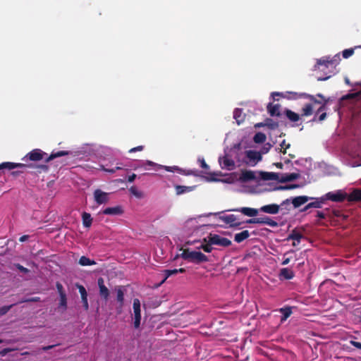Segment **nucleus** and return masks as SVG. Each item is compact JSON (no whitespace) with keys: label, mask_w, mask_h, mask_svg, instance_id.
<instances>
[{"label":"nucleus","mask_w":361,"mask_h":361,"mask_svg":"<svg viewBox=\"0 0 361 361\" xmlns=\"http://www.w3.org/2000/svg\"><path fill=\"white\" fill-rule=\"evenodd\" d=\"M298 173H279L274 172L257 173L252 171H241L228 174L222 179L214 177L207 178L209 181H220L235 185V190L245 193H259L268 190L265 181L270 180L288 182L298 179Z\"/></svg>","instance_id":"1"},{"label":"nucleus","mask_w":361,"mask_h":361,"mask_svg":"<svg viewBox=\"0 0 361 361\" xmlns=\"http://www.w3.org/2000/svg\"><path fill=\"white\" fill-rule=\"evenodd\" d=\"M325 202L331 200L332 202H339L345 200L350 202L356 201L361 199V190L359 189L350 190H337L329 192L324 195Z\"/></svg>","instance_id":"2"},{"label":"nucleus","mask_w":361,"mask_h":361,"mask_svg":"<svg viewBox=\"0 0 361 361\" xmlns=\"http://www.w3.org/2000/svg\"><path fill=\"white\" fill-rule=\"evenodd\" d=\"M343 161L352 167L361 165L360 155V142L358 140L350 141L343 151Z\"/></svg>","instance_id":"3"},{"label":"nucleus","mask_w":361,"mask_h":361,"mask_svg":"<svg viewBox=\"0 0 361 361\" xmlns=\"http://www.w3.org/2000/svg\"><path fill=\"white\" fill-rule=\"evenodd\" d=\"M180 257L190 262L200 263L207 262V257L200 251L185 249L182 250Z\"/></svg>","instance_id":"4"},{"label":"nucleus","mask_w":361,"mask_h":361,"mask_svg":"<svg viewBox=\"0 0 361 361\" xmlns=\"http://www.w3.org/2000/svg\"><path fill=\"white\" fill-rule=\"evenodd\" d=\"M275 96H280L283 98H286L288 99H298L299 98H307L310 101L314 103H320V102H317L313 96L307 94L305 93H298L295 92H274L271 93V97L274 98Z\"/></svg>","instance_id":"5"},{"label":"nucleus","mask_w":361,"mask_h":361,"mask_svg":"<svg viewBox=\"0 0 361 361\" xmlns=\"http://www.w3.org/2000/svg\"><path fill=\"white\" fill-rule=\"evenodd\" d=\"M236 154V149H233L230 153H226L224 156L219 158V163L222 169L231 171L235 168V161L232 159V155Z\"/></svg>","instance_id":"6"},{"label":"nucleus","mask_w":361,"mask_h":361,"mask_svg":"<svg viewBox=\"0 0 361 361\" xmlns=\"http://www.w3.org/2000/svg\"><path fill=\"white\" fill-rule=\"evenodd\" d=\"M262 159L261 153L255 150H247L244 153L242 162L250 166L256 165Z\"/></svg>","instance_id":"7"},{"label":"nucleus","mask_w":361,"mask_h":361,"mask_svg":"<svg viewBox=\"0 0 361 361\" xmlns=\"http://www.w3.org/2000/svg\"><path fill=\"white\" fill-rule=\"evenodd\" d=\"M341 61L340 54H336L334 56H324L317 59L315 69L319 68V66H324L326 68L337 65Z\"/></svg>","instance_id":"8"},{"label":"nucleus","mask_w":361,"mask_h":361,"mask_svg":"<svg viewBox=\"0 0 361 361\" xmlns=\"http://www.w3.org/2000/svg\"><path fill=\"white\" fill-rule=\"evenodd\" d=\"M141 304L139 299L135 298L133 300V325L135 329H138L140 326L141 322Z\"/></svg>","instance_id":"9"},{"label":"nucleus","mask_w":361,"mask_h":361,"mask_svg":"<svg viewBox=\"0 0 361 361\" xmlns=\"http://www.w3.org/2000/svg\"><path fill=\"white\" fill-rule=\"evenodd\" d=\"M163 167V165L157 164L152 161H139L137 164L133 166V169L137 170L140 168L143 169L145 170H150L154 169L155 170L161 169Z\"/></svg>","instance_id":"10"},{"label":"nucleus","mask_w":361,"mask_h":361,"mask_svg":"<svg viewBox=\"0 0 361 361\" xmlns=\"http://www.w3.org/2000/svg\"><path fill=\"white\" fill-rule=\"evenodd\" d=\"M215 215H218L219 219L225 224H228L231 227L238 226L241 224L240 222L238 221L237 217L233 214L216 213Z\"/></svg>","instance_id":"11"},{"label":"nucleus","mask_w":361,"mask_h":361,"mask_svg":"<svg viewBox=\"0 0 361 361\" xmlns=\"http://www.w3.org/2000/svg\"><path fill=\"white\" fill-rule=\"evenodd\" d=\"M208 241L212 245H216L223 247H228L231 245V241L230 240L216 234L210 235Z\"/></svg>","instance_id":"12"},{"label":"nucleus","mask_w":361,"mask_h":361,"mask_svg":"<svg viewBox=\"0 0 361 361\" xmlns=\"http://www.w3.org/2000/svg\"><path fill=\"white\" fill-rule=\"evenodd\" d=\"M110 193L102 191L100 189H97L93 192V197L94 202L98 204H106L109 200Z\"/></svg>","instance_id":"13"},{"label":"nucleus","mask_w":361,"mask_h":361,"mask_svg":"<svg viewBox=\"0 0 361 361\" xmlns=\"http://www.w3.org/2000/svg\"><path fill=\"white\" fill-rule=\"evenodd\" d=\"M47 155V154L44 152H42L39 149H35L32 150L30 152L27 153L23 159V161H40L42 159H44V156Z\"/></svg>","instance_id":"14"},{"label":"nucleus","mask_w":361,"mask_h":361,"mask_svg":"<svg viewBox=\"0 0 361 361\" xmlns=\"http://www.w3.org/2000/svg\"><path fill=\"white\" fill-rule=\"evenodd\" d=\"M246 223L265 224L272 227H275L277 226V223L268 216L250 219L247 220Z\"/></svg>","instance_id":"15"},{"label":"nucleus","mask_w":361,"mask_h":361,"mask_svg":"<svg viewBox=\"0 0 361 361\" xmlns=\"http://www.w3.org/2000/svg\"><path fill=\"white\" fill-rule=\"evenodd\" d=\"M311 200L304 209V211L307 210L310 208H321L322 205L325 203V199L324 195L320 197H312L310 199Z\"/></svg>","instance_id":"16"},{"label":"nucleus","mask_w":361,"mask_h":361,"mask_svg":"<svg viewBox=\"0 0 361 361\" xmlns=\"http://www.w3.org/2000/svg\"><path fill=\"white\" fill-rule=\"evenodd\" d=\"M361 99V94L360 92H356L353 93H349L343 97H341V103L344 102L345 101H349L352 104H355L357 102H359Z\"/></svg>","instance_id":"17"},{"label":"nucleus","mask_w":361,"mask_h":361,"mask_svg":"<svg viewBox=\"0 0 361 361\" xmlns=\"http://www.w3.org/2000/svg\"><path fill=\"white\" fill-rule=\"evenodd\" d=\"M279 205L276 204H271L261 207L259 208V212L269 214H276L279 212Z\"/></svg>","instance_id":"18"},{"label":"nucleus","mask_w":361,"mask_h":361,"mask_svg":"<svg viewBox=\"0 0 361 361\" xmlns=\"http://www.w3.org/2000/svg\"><path fill=\"white\" fill-rule=\"evenodd\" d=\"M99 289V295L104 300H108L109 296V290L104 285V281L102 278H99L97 281Z\"/></svg>","instance_id":"19"},{"label":"nucleus","mask_w":361,"mask_h":361,"mask_svg":"<svg viewBox=\"0 0 361 361\" xmlns=\"http://www.w3.org/2000/svg\"><path fill=\"white\" fill-rule=\"evenodd\" d=\"M123 211L121 206L106 207L102 213L106 215L117 216L123 214Z\"/></svg>","instance_id":"20"},{"label":"nucleus","mask_w":361,"mask_h":361,"mask_svg":"<svg viewBox=\"0 0 361 361\" xmlns=\"http://www.w3.org/2000/svg\"><path fill=\"white\" fill-rule=\"evenodd\" d=\"M310 199H311V197L305 195L298 196L291 199V203L293 204L295 208H298L301 205L307 203L310 200Z\"/></svg>","instance_id":"21"},{"label":"nucleus","mask_w":361,"mask_h":361,"mask_svg":"<svg viewBox=\"0 0 361 361\" xmlns=\"http://www.w3.org/2000/svg\"><path fill=\"white\" fill-rule=\"evenodd\" d=\"M235 211L240 212L245 216L252 217L256 216L258 214L259 209H257L250 207H241L240 209H235Z\"/></svg>","instance_id":"22"},{"label":"nucleus","mask_w":361,"mask_h":361,"mask_svg":"<svg viewBox=\"0 0 361 361\" xmlns=\"http://www.w3.org/2000/svg\"><path fill=\"white\" fill-rule=\"evenodd\" d=\"M25 164L20 163H13V162H3L0 164V170L2 169H8L11 170L16 168H25Z\"/></svg>","instance_id":"23"},{"label":"nucleus","mask_w":361,"mask_h":361,"mask_svg":"<svg viewBox=\"0 0 361 361\" xmlns=\"http://www.w3.org/2000/svg\"><path fill=\"white\" fill-rule=\"evenodd\" d=\"M302 238V234L297 231H293L289 236L288 240H293V246H297L300 244L301 239Z\"/></svg>","instance_id":"24"},{"label":"nucleus","mask_w":361,"mask_h":361,"mask_svg":"<svg viewBox=\"0 0 361 361\" xmlns=\"http://www.w3.org/2000/svg\"><path fill=\"white\" fill-rule=\"evenodd\" d=\"M195 186H184L177 185L176 186V192L177 195H182L184 193L192 192L195 190Z\"/></svg>","instance_id":"25"},{"label":"nucleus","mask_w":361,"mask_h":361,"mask_svg":"<svg viewBox=\"0 0 361 361\" xmlns=\"http://www.w3.org/2000/svg\"><path fill=\"white\" fill-rule=\"evenodd\" d=\"M82 224L85 228H90L92 224V218L90 214L83 212L82 214Z\"/></svg>","instance_id":"26"},{"label":"nucleus","mask_w":361,"mask_h":361,"mask_svg":"<svg viewBox=\"0 0 361 361\" xmlns=\"http://www.w3.org/2000/svg\"><path fill=\"white\" fill-rule=\"evenodd\" d=\"M249 236H250L249 231H247V230H245V231H243L240 233H236L235 235L234 240H235V242L239 243L243 242L245 239H247Z\"/></svg>","instance_id":"27"},{"label":"nucleus","mask_w":361,"mask_h":361,"mask_svg":"<svg viewBox=\"0 0 361 361\" xmlns=\"http://www.w3.org/2000/svg\"><path fill=\"white\" fill-rule=\"evenodd\" d=\"M279 311L282 314L281 322H285L292 314V310L290 307L280 308Z\"/></svg>","instance_id":"28"},{"label":"nucleus","mask_w":361,"mask_h":361,"mask_svg":"<svg viewBox=\"0 0 361 361\" xmlns=\"http://www.w3.org/2000/svg\"><path fill=\"white\" fill-rule=\"evenodd\" d=\"M161 169H164L166 171H169V172H177V173H183V174H186V175H189V174H191L192 173L190 172H185V171L180 168H179L178 166H164L163 165V167Z\"/></svg>","instance_id":"29"},{"label":"nucleus","mask_w":361,"mask_h":361,"mask_svg":"<svg viewBox=\"0 0 361 361\" xmlns=\"http://www.w3.org/2000/svg\"><path fill=\"white\" fill-rule=\"evenodd\" d=\"M267 109L271 116H279L280 114V106L279 104L272 105L269 104Z\"/></svg>","instance_id":"30"},{"label":"nucleus","mask_w":361,"mask_h":361,"mask_svg":"<svg viewBox=\"0 0 361 361\" xmlns=\"http://www.w3.org/2000/svg\"><path fill=\"white\" fill-rule=\"evenodd\" d=\"M245 115L240 109H235L233 111V118L238 124H240L244 120Z\"/></svg>","instance_id":"31"},{"label":"nucleus","mask_w":361,"mask_h":361,"mask_svg":"<svg viewBox=\"0 0 361 361\" xmlns=\"http://www.w3.org/2000/svg\"><path fill=\"white\" fill-rule=\"evenodd\" d=\"M280 276L285 279H291L294 276V273L288 268H283L280 271Z\"/></svg>","instance_id":"32"},{"label":"nucleus","mask_w":361,"mask_h":361,"mask_svg":"<svg viewBox=\"0 0 361 361\" xmlns=\"http://www.w3.org/2000/svg\"><path fill=\"white\" fill-rule=\"evenodd\" d=\"M116 300L120 303V307H121L124 301V290L122 287H118L116 288Z\"/></svg>","instance_id":"33"},{"label":"nucleus","mask_w":361,"mask_h":361,"mask_svg":"<svg viewBox=\"0 0 361 361\" xmlns=\"http://www.w3.org/2000/svg\"><path fill=\"white\" fill-rule=\"evenodd\" d=\"M285 114L286 116V117L290 121H293V122H296V121H298L299 119H300V116L299 114L293 112V111L291 110H289V109H286L285 111Z\"/></svg>","instance_id":"34"},{"label":"nucleus","mask_w":361,"mask_h":361,"mask_svg":"<svg viewBox=\"0 0 361 361\" xmlns=\"http://www.w3.org/2000/svg\"><path fill=\"white\" fill-rule=\"evenodd\" d=\"M68 154V152H66V151H59L57 152H52L49 157H48L47 158L45 159V160L47 161H49L56 157H62V156H64V155H66Z\"/></svg>","instance_id":"35"},{"label":"nucleus","mask_w":361,"mask_h":361,"mask_svg":"<svg viewBox=\"0 0 361 361\" xmlns=\"http://www.w3.org/2000/svg\"><path fill=\"white\" fill-rule=\"evenodd\" d=\"M79 264L82 266H89V265H93L95 264L96 262L93 260H91L87 257L82 256L80 257L79 260Z\"/></svg>","instance_id":"36"},{"label":"nucleus","mask_w":361,"mask_h":361,"mask_svg":"<svg viewBox=\"0 0 361 361\" xmlns=\"http://www.w3.org/2000/svg\"><path fill=\"white\" fill-rule=\"evenodd\" d=\"M253 140L256 143H262L266 140V135L262 133H257L255 135Z\"/></svg>","instance_id":"37"},{"label":"nucleus","mask_w":361,"mask_h":361,"mask_svg":"<svg viewBox=\"0 0 361 361\" xmlns=\"http://www.w3.org/2000/svg\"><path fill=\"white\" fill-rule=\"evenodd\" d=\"M130 192L137 198H142L143 197L142 192L137 189L135 186H132L129 189Z\"/></svg>","instance_id":"38"},{"label":"nucleus","mask_w":361,"mask_h":361,"mask_svg":"<svg viewBox=\"0 0 361 361\" xmlns=\"http://www.w3.org/2000/svg\"><path fill=\"white\" fill-rule=\"evenodd\" d=\"M313 108L312 104H307L302 108V116H308L312 115Z\"/></svg>","instance_id":"39"},{"label":"nucleus","mask_w":361,"mask_h":361,"mask_svg":"<svg viewBox=\"0 0 361 361\" xmlns=\"http://www.w3.org/2000/svg\"><path fill=\"white\" fill-rule=\"evenodd\" d=\"M164 278L162 280L161 283H163L171 275L178 274V271H177V269L164 270Z\"/></svg>","instance_id":"40"},{"label":"nucleus","mask_w":361,"mask_h":361,"mask_svg":"<svg viewBox=\"0 0 361 361\" xmlns=\"http://www.w3.org/2000/svg\"><path fill=\"white\" fill-rule=\"evenodd\" d=\"M359 47H355V48H350V49H345L342 51V56L344 59H348L349 58L350 56H351L353 53H354V51L355 49L358 48Z\"/></svg>","instance_id":"41"},{"label":"nucleus","mask_w":361,"mask_h":361,"mask_svg":"<svg viewBox=\"0 0 361 361\" xmlns=\"http://www.w3.org/2000/svg\"><path fill=\"white\" fill-rule=\"evenodd\" d=\"M76 286L79 290L81 298H85V296H87V291L84 286H82V285H79V284H77Z\"/></svg>","instance_id":"42"},{"label":"nucleus","mask_w":361,"mask_h":361,"mask_svg":"<svg viewBox=\"0 0 361 361\" xmlns=\"http://www.w3.org/2000/svg\"><path fill=\"white\" fill-rule=\"evenodd\" d=\"M60 304L59 306L63 307L64 310L66 308V294H61L60 295Z\"/></svg>","instance_id":"43"},{"label":"nucleus","mask_w":361,"mask_h":361,"mask_svg":"<svg viewBox=\"0 0 361 361\" xmlns=\"http://www.w3.org/2000/svg\"><path fill=\"white\" fill-rule=\"evenodd\" d=\"M271 145L269 143H265L263 145L261 151L259 152L261 153V155L263 154H266L269 151V149H271Z\"/></svg>","instance_id":"44"},{"label":"nucleus","mask_w":361,"mask_h":361,"mask_svg":"<svg viewBox=\"0 0 361 361\" xmlns=\"http://www.w3.org/2000/svg\"><path fill=\"white\" fill-rule=\"evenodd\" d=\"M197 161L200 163V166L204 169H209V166L206 164L204 158L199 157Z\"/></svg>","instance_id":"45"},{"label":"nucleus","mask_w":361,"mask_h":361,"mask_svg":"<svg viewBox=\"0 0 361 361\" xmlns=\"http://www.w3.org/2000/svg\"><path fill=\"white\" fill-rule=\"evenodd\" d=\"M280 147H281V148H280V151L283 150V153H286V149H287L288 148H289L290 145H289V144L286 145V142L283 140V141L282 142V143L281 144V146H280Z\"/></svg>","instance_id":"46"},{"label":"nucleus","mask_w":361,"mask_h":361,"mask_svg":"<svg viewBox=\"0 0 361 361\" xmlns=\"http://www.w3.org/2000/svg\"><path fill=\"white\" fill-rule=\"evenodd\" d=\"M81 299H82V302L83 307H84L85 310H87L88 308H89V304H88V301H87V296H85V298H81Z\"/></svg>","instance_id":"47"},{"label":"nucleus","mask_w":361,"mask_h":361,"mask_svg":"<svg viewBox=\"0 0 361 361\" xmlns=\"http://www.w3.org/2000/svg\"><path fill=\"white\" fill-rule=\"evenodd\" d=\"M212 244H205V245H201V247L207 252H210L212 251V246H211Z\"/></svg>","instance_id":"48"},{"label":"nucleus","mask_w":361,"mask_h":361,"mask_svg":"<svg viewBox=\"0 0 361 361\" xmlns=\"http://www.w3.org/2000/svg\"><path fill=\"white\" fill-rule=\"evenodd\" d=\"M142 149H143V146H142V145L137 146V147L131 148L129 150V153H133V152H140V151H142Z\"/></svg>","instance_id":"49"},{"label":"nucleus","mask_w":361,"mask_h":361,"mask_svg":"<svg viewBox=\"0 0 361 361\" xmlns=\"http://www.w3.org/2000/svg\"><path fill=\"white\" fill-rule=\"evenodd\" d=\"M102 169L104 171L113 173H115L116 170L121 169V167L117 166L115 169H108L104 168V166H102Z\"/></svg>","instance_id":"50"},{"label":"nucleus","mask_w":361,"mask_h":361,"mask_svg":"<svg viewBox=\"0 0 361 361\" xmlns=\"http://www.w3.org/2000/svg\"><path fill=\"white\" fill-rule=\"evenodd\" d=\"M56 288L58 289V291H59V293L60 295H61V294H65V293L63 290V286L61 283H57Z\"/></svg>","instance_id":"51"},{"label":"nucleus","mask_w":361,"mask_h":361,"mask_svg":"<svg viewBox=\"0 0 361 361\" xmlns=\"http://www.w3.org/2000/svg\"><path fill=\"white\" fill-rule=\"evenodd\" d=\"M16 267L22 272L27 273L28 271V269L27 268H25L20 264H17Z\"/></svg>","instance_id":"52"},{"label":"nucleus","mask_w":361,"mask_h":361,"mask_svg":"<svg viewBox=\"0 0 361 361\" xmlns=\"http://www.w3.org/2000/svg\"><path fill=\"white\" fill-rule=\"evenodd\" d=\"M10 307H3L2 308L0 309V314H6L8 310H9Z\"/></svg>","instance_id":"53"},{"label":"nucleus","mask_w":361,"mask_h":361,"mask_svg":"<svg viewBox=\"0 0 361 361\" xmlns=\"http://www.w3.org/2000/svg\"><path fill=\"white\" fill-rule=\"evenodd\" d=\"M135 178H136V175L135 173H133L132 175L128 176V181L130 183H132L135 180Z\"/></svg>","instance_id":"54"},{"label":"nucleus","mask_w":361,"mask_h":361,"mask_svg":"<svg viewBox=\"0 0 361 361\" xmlns=\"http://www.w3.org/2000/svg\"><path fill=\"white\" fill-rule=\"evenodd\" d=\"M326 116V114L325 112H323V113H322V114L319 116L318 120H319V121H323V120H324V119H325Z\"/></svg>","instance_id":"55"},{"label":"nucleus","mask_w":361,"mask_h":361,"mask_svg":"<svg viewBox=\"0 0 361 361\" xmlns=\"http://www.w3.org/2000/svg\"><path fill=\"white\" fill-rule=\"evenodd\" d=\"M326 102H327L326 100H324V103L321 106V107H319V109H318V111H323L326 109L325 105H326Z\"/></svg>","instance_id":"56"},{"label":"nucleus","mask_w":361,"mask_h":361,"mask_svg":"<svg viewBox=\"0 0 361 361\" xmlns=\"http://www.w3.org/2000/svg\"><path fill=\"white\" fill-rule=\"evenodd\" d=\"M295 188V185H292V186H289V187H279V188H276V189L277 190H279V189H291V188Z\"/></svg>","instance_id":"57"},{"label":"nucleus","mask_w":361,"mask_h":361,"mask_svg":"<svg viewBox=\"0 0 361 361\" xmlns=\"http://www.w3.org/2000/svg\"><path fill=\"white\" fill-rule=\"evenodd\" d=\"M28 238V236L27 235H23L20 238V242H24Z\"/></svg>","instance_id":"58"},{"label":"nucleus","mask_w":361,"mask_h":361,"mask_svg":"<svg viewBox=\"0 0 361 361\" xmlns=\"http://www.w3.org/2000/svg\"><path fill=\"white\" fill-rule=\"evenodd\" d=\"M290 262V259L289 258H286L283 259V262H282V264L283 265H286L288 264V263Z\"/></svg>","instance_id":"59"},{"label":"nucleus","mask_w":361,"mask_h":361,"mask_svg":"<svg viewBox=\"0 0 361 361\" xmlns=\"http://www.w3.org/2000/svg\"><path fill=\"white\" fill-rule=\"evenodd\" d=\"M317 216L319 217V218H324V214L323 212H317Z\"/></svg>","instance_id":"60"},{"label":"nucleus","mask_w":361,"mask_h":361,"mask_svg":"<svg viewBox=\"0 0 361 361\" xmlns=\"http://www.w3.org/2000/svg\"><path fill=\"white\" fill-rule=\"evenodd\" d=\"M352 343H353V344L355 346H356V347H357L359 348H361V343H359V342H352Z\"/></svg>","instance_id":"61"},{"label":"nucleus","mask_w":361,"mask_h":361,"mask_svg":"<svg viewBox=\"0 0 361 361\" xmlns=\"http://www.w3.org/2000/svg\"><path fill=\"white\" fill-rule=\"evenodd\" d=\"M177 271H178V273H183L185 272V269L183 268H180V269H177Z\"/></svg>","instance_id":"62"},{"label":"nucleus","mask_w":361,"mask_h":361,"mask_svg":"<svg viewBox=\"0 0 361 361\" xmlns=\"http://www.w3.org/2000/svg\"><path fill=\"white\" fill-rule=\"evenodd\" d=\"M195 222V219H190L188 221V224L193 225V224Z\"/></svg>","instance_id":"63"},{"label":"nucleus","mask_w":361,"mask_h":361,"mask_svg":"<svg viewBox=\"0 0 361 361\" xmlns=\"http://www.w3.org/2000/svg\"><path fill=\"white\" fill-rule=\"evenodd\" d=\"M52 348V346H51V345H49V346H46V347L42 348V349H43L44 350H49V349H50V348Z\"/></svg>","instance_id":"64"}]
</instances>
